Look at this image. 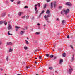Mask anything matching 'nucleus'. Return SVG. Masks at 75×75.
I'll return each mask as SVG.
<instances>
[{
    "instance_id": "f257e3e1",
    "label": "nucleus",
    "mask_w": 75,
    "mask_h": 75,
    "mask_svg": "<svg viewBox=\"0 0 75 75\" xmlns=\"http://www.w3.org/2000/svg\"><path fill=\"white\" fill-rule=\"evenodd\" d=\"M65 13L64 14L67 15L69 13V9H67L66 10H65L64 9L61 12V14H62V13Z\"/></svg>"
},
{
    "instance_id": "f03ea898",
    "label": "nucleus",
    "mask_w": 75,
    "mask_h": 75,
    "mask_svg": "<svg viewBox=\"0 0 75 75\" xmlns=\"http://www.w3.org/2000/svg\"><path fill=\"white\" fill-rule=\"evenodd\" d=\"M37 4H36L35 5V11H36V14H37L38 13V11L37 10Z\"/></svg>"
},
{
    "instance_id": "7ed1b4c3",
    "label": "nucleus",
    "mask_w": 75,
    "mask_h": 75,
    "mask_svg": "<svg viewBox=\"0 0 75 75\" xmlns=\"http://www.w3.org/2000/svg\"><path fill=\"white\" fill-rule=\"evenodd\" d=\"M65 4L66 5H67V6H70V7H71V6H72V4L70 2H67Z\"/></svg>"
},
{
    "instance_id": "20e7f679",
    "label": "nucleus",
    "mask_w": 75,
    "mask_h": 75,
    "mask_svg": "<svg viewBox=\"0 0 75 75\" xmlns=\"http://www.w3.org/2000/svg\"><path fill=\"white\" fill-rule=\"evenodd\" d=\"M72 71H73L72 68L69 69V71H67V72H68L69 74H71V73H72Z\"/></svg>"
},
{
    "instance_id": "39448f33",
    "label": "nucleus",
    "mask_w": 75,
    "mask_h": 75,
    "mask_svg": "<svg viewBox=\"0 0 75 75\" xmlns=\"http://www.w3.org/2000/svg\"><path fill=\"white\" fill-rule=\"evenodd\" d=\"M48 17H47V16L46 15H45L44 16V18H45V20L47 21V22L48 23H50V21H48Z\"/></svg>"
},
{
    "instance_id": "423d86ee",
    "label": "nucleus",
    "mask_w": 75,
    "mask_h": 75,
    "mask_svg": "<svg viewBox=\"0 0 75 75\" xmlns=\"http://www.w3.org/2000/svg\"><path fill=\"white\" fill-rule=\"evenodd\" d=\"M8 30H11V29H12V26L10 24H8Z\"/></svg>"
},
{
    "instance_id": "0eeeda50",
    "label": "nucleus",
    "mask_w": 75,
    "mask_h": 75,
    "mask_svg": "<svg viewBox=\"0 0 75 75\" xmlns=\"http://www.w3.org/2000/svg\"><path fill=\"white\" fill-rule=\"evenodd\" d=\"M13 43L11 42H8L7 43L6 45H12Z\"/></svg>"
},
{
    "instance_id": "6e6552de",
    "label": "nucleus",
    "mask_w": 75,
    "mask_h": 75,
    "mask_svg": "<svg viewBox=\"0 0 75 75\" xmlns=\"http://www.w3.org/2000/svg\"><path fill=\"white\" fill-rule=\"evenodd\" d=\"M63 61V59H61L59 61V64H60V65H62Z\"/></svg>"
},
{
    "instance_id": "1a4fd4ad",
    "label": "nucleus",
    "mask_w": 75,
    "mask_h": 75,
    "mask_svg": "<svg viewBox=\"0 0 75 75\" xmlns=\"http://www.w3.org/2000/svg\"><path fill=\"white\" fill-rule=\"evenodd\" d=\"M3 23H4L5 25H7V21H6V20L3 21Z\"/></svg>"
},
{
    "instance_id": "9d476101",
    "label": "nucleus",
    "mask_w": 75,
    "mask_h": 75,
    "mask_svg": "<svg viewBox=\"0 0 75 75\" xmlns=\"http://www.w3.org/2000/svg\"><path fill=\"white\" fill-rule=\"evenodd\" d=\"M21 14H23V12H20L18 13V15L19 16H21Z\"/></svg>"
},
{
    "instance_id": "9b49d317",
    "label": "nucleus",
    "mask_w": 75,
    "mask_h": 75,
    "mask_svg": "<svg viewBox=\"0 0 75 75\" xmlns=\"http://www.w3.org/2000/svg\"><path fill=\"white\" fill-rule=\"evenodd\" d=\"M46 14H50V10L48 9L47 10V11L46 12Z\"/></svg>"
},
{
    "instance_id": "f8f14e48",
    "label": "nucleus",
    "mask_w": 75,
    "mask_h": 75,
    "mask_svg": "<svg viewBox=\"0 0 75 75\" xmlns=\"http://www.w3.org/2000/svg\"><path fill=\"white\" fill-rule=\"evenodd\" d=\"M25 33V31H21L20 32V34H21V35H23L24 33Z\"/></svg>"
},
{
    "instance_id": "ddd939ff",
    "label": "nucleus",
    "mask_w": 75,
    "mask_h": 75,
    "mask_svg": "<svg viewBox=\"0 0 75 75\" xmlns=\"http://www.w3.org/2000/svg\"><path fill=\"white\" fill-rule=\"evenodd\" d=\"M53 3L52 2H51V3L50 6L51 7V9H52V8L53 7V5H52Z\"/></svg>"
},
{
    "instance_id": "4468645a",
    "label": "nucleus",
    "mask_w": 75,
    "mask_h": 75,
    "mask_svg": "<svg viewBox=\"0 0 75 75\" xmlns=\"http://www.w3.org/2000/svg\"><path fill=\"white\" fill-rule=\"evenodd\" d=\"M5 13H3L2 14V17H4L5 16Z\"/></svg>"
},
{
    "instance_id": "2eb2a0df",
    "label": "nucleus",
    "mask_w": 75,
    "mask_h": 75,
    "mask_svg": "<svg viewBox=\"0 0 75 75\" xmlns=\"http://www.w3.org/2000/svg\"><path fill=\"white\" fill-rule=\"evenodd\" d=\"M15 28L16 29H19V28H20V27H18L17 26H15Z\"/></svg>"
},
{
    "instance_id": "dca6fc26",
    "label": "nucleus",
    "mask_w": 75,
    "mask_h": 75,
    "mask_svg": "<svg viewBox=\"0 0 75 75\" xmlns=\"http://www.w3.org/2000/svg\"><path fill=\"white\" fill-rule=\"evenodd\" d=\"M9 51L10 52H11L13 51V49H11V48H10L9 49Z\"/></svg>"
},
{
    "instance_id": "f3484780",
    "label": "nucleus",
    "mask_w": 75,
    "mask_h": 75,
    "mask_svg": "<svg viewBox=\"0 0 75 75\" xmlns=\"http://www.w3.org/2000/svg\"><path fill=\"white\" fill-rule=\"evenodd\" d=\"M26 69H28V68H30V66H26Z\"/></svg>"
},
{
    "instance_id": "a211bd4d",
    "label": "nucleus",
    "mask_w": 75,
    "mask_h": 75,
    "mask_svg": "<svg viewBox=\"0 0 75 75\" xmlns=\"http://www.w3.org/2000/svg\"><path fill=\"white\" fill-rule=\"evenodd\" d=\"M3 21H0V24L1 25L3 24Z\"/></svg>"
},
{
    "instance_id": "6ab92c4d",
    "label": "nucleus",
    "mask_w": 75,
    "mask_h": 75,
    "mask_svg": "<svg viewBox=\"0 0 75 75\" xmlns=\"http://www.w3.org/2000/svg\"><path fill=\"white\" fill-rule=\"evenodd\" d=\"M25 15H24V16H23L22 17V18H23V19H24V18H25Z\"/></svg>"
},
{
    "instance_id": "aec40b11",
    "label": "nucleus",
    "mask_w": 75,
    "mask_h": 75,
    "mask_svg": "<svg viewBox=\"0 0 75 75\" xmlns=\"http://www.w3.org/2000/svg\"><path fill=\"white\" fill-rule=\"evenodd\" d=\"M25 41L26 42L25 43L26 44H29L27 40H25Z\"/></svg>"
},
{
    "instance_id": "412c9836",
    "label": "nucleus",
    "mask_w": 75,
    "mask_h": 75,
    "mask_svg": "<svg viewBox=\"0 0 75 75\" xmlns=\"http://www.w3.org/2000/svg\"><path fill=\"white\" fill-rule=\"evenodd\" d=\"M65 23V20H63L62 21V24H64Z\"/></svg>"
},
{
    "instance_id": "4be33fe9",
    "label": "nucleus",
    "mask_w": 75,
    "mask_h": 75,
    "mask_svg": "<svg viewBox=\"0 0 75 75\" xmlns=\"http://www.w3.org/2000/svg\"><path fill=\"white\" fill-rule=\"evenodd\" d=\"M66 55L65 54V53H64L63 54V57H65V56Z\"/></svg>"
},
{
    "instance_id": "5701e85b",
    "label": "nucleus",
    "mask_w": 75,
    "mask_h": 75,
    "mask_svg": "<svg viewBox=\"0 0 75 75\" xmlns=\"http://www.w3.org/2000/svg\"><path fill=\"white\" fill-rule=\"evenodd\" d=\"M74 55H73V57L72 58V61H74Z\"/></svg>"
},
{
    "instance_id": "b1692460",
    "label": "nucleus",
    "mask_w": 75,
    "mask_h": 75,
    "mask_svg": "<svg viewBox=\"0 0 75 75\" xmlns=\"http://www.w3.org/2000/svg\"><path fill=\"white\" fill-rule=\"evenodd\" d=\"M8 35H13L12 34H10V31H9L8 32Z\"/></svg>"
},
{
    "instance_id": "393cba45",
    "label": "nucleus",
    "mask_w": 75,
    "mask_h": 75,
    "mask_svg": "<svg viewBox=\"0 0 75 75\" xmlns=\"http://www.w3.org/2000/svg\"><path fill=\"white\" fill-rule=\"evenodd\" d=\"M55 3H56V2H54V8H55V7H56V6H57V4H55Z\"/></svg>"
},
{
    "instance_id": "a878e982",
    "label": "nucleus",
    "mask_w": 75,
    "mask_h": 75,
    "mask_svg": "<svg viewBox=\"0 0 75 75\" xmlns=\"http://www.w3.org/2000/svg\"><path fill=\"white\" fill-rule=\"evenodd\" d=\"M51 16V14H49L47 15V17H50Z\"/></svg>"
},
{
    "instance_id": "bb28decb",
    "label": "nucleus",
    "mask_w": 75,
    "mask_h": 75,
    "mask_svg": "<svg viewBox=\"0 0 75 75\" xmlns=\"http://www.w3.org/2000/svg\"><path fill=\"white\" fill-rule=\"evenodd\" d=\"M38 6L39 7H40V3H39L38 4Z\"/></svg>"
},
{
    "instance_id": "cd10ccee",
    "label": "nucleus",
    "mask_w": 75,
    "mask_h": 75,
    "mask_svg": "<svg viewBox=\"0 0 75 75\" xmlns=\"http://www.w3.org/2000/svg\"><path fill=\"white\" fill-rule=\"evenodd\" d=\"M24 49H25V50H27V49H28V48H27V47L25 46L24 47Z\"/></svg>"
},
{
    "instance_id": "c85d7f7f",
    "label": "nucleus",
    "mask_w": 75,
    "mask_h": 75,
    "mask_svg": "<svg viewBox=\"0 0 75 75\" xmlns=\"http://www.w3.org/2000/svg\"><path fill=\"white\" fill-rule=\"evenodd\" d=\"M20 3V1H18L17 2V4H19Z\"/></svg>"
},
{
    "instance_id": "c756f323",
    "label": "nucleus",
    "mask_w": 75,
    "mask_h": 75,
    "mask_svg": "<svg viewBox=\"0 0 75 75\" xmlns=\"http://www.w3.org/2000/svg\"><path fill=\"white\" fill-rule=\"evenodd\" d=\"M52 57H54V56L53 55H50V58H52Z\"/></svg>"
},
{
    "instance_id": "7c9ffc66",
    "label": "nucleus",
    "mask_w": 75,
    "mask_h": 75,
    "mask_svg": "<svg viewBox=\"0 0 75 75\" xmlns=\"http://www.w3.org/2000/svg\"><path fill=\"white\" fill-rule=\"evenodd\" d=\"M49 69L52 70V67H49Z\"/></svg>"
},
{
    "instance_id": "2f4dec72",
    "label": "nucleus",
    "mask_w": 75,
    "mask_h": 75,
    "mask_svg": "<svg viewBox=\"0 0 75 75\" xmlns=\"http://www.w3.org/2000/svg\"><path fill=\"white\" fill-rule=\"evenodd\" d=\"M45 11L44 10L42 11L41 14H44V13Z\"/></svg>"
},
{
    "instance_id": "473e14b6",
    "label": "nucleus",
    "mask_w": 75,
    "mask_h": 75,
    "mask_svg": "<svg viewBox=\"0 0 75 75\" xmlns=\"http://www.w3.org/2000/svg\"><path fill=\"white\" fill-rule=\"evenodd\" d=\"M35 34H37L38 35V34H40V33L38 32H37L35 33Z\"/></svg>"
},
{
    "instance_id": "72a5a7b5",
    "label": "nucleus",
    "mask_w": 75,
    "mask_h": 75,
    "mask_svg": "<svg viewBox=\"0 0 75 75\" xmlns=\"http://www.w3.org/2000/svg\"><path fill=\"white\" fill-rule=\"evenodd\" d=\"M46 7H47V5L46 4L44 6V8H46Z\"/></svg>"
},
{
    "instance_id": "f704fd0d",
    "label": "nucleus",
    "mask_w": 75,
    "mask_h": 75,
    "mask_svg": "<svg viewBox=\"0 0 75 75\" xmlns=\"http://www.w3.org/2000/svg\"><path fill=\"white\" fill-rule=\"evenodd\" d=\"M51 1V0H47L46 1L47 3H48V2H50Z\"/></svg>"
},
{
    "instance_id": "c9c22d12",
    "label": "nucleus",
    "mask_w": 75,
    "mask_h": 75,
    "mask_svg": "<svg viewBox=\"0 0 75 75\" xmlns=\"http://www.w3.org/2000/svg\"><path fill=\"white\" fill-rule=\"evenodd\" d=\"M28 18H29V16H27L26 17V19H28Z\"/></svg>"
},
{
    "instance_id": "e433bc0d",
    "label": "nucleus",
    "mask_w": 75,
    "mask_h": 75,
    "mask_svg": "<svg viewBox=\"0 0 75 75\" xmlns=\"http://www.w3.org/2000/svg\"><path fill=\"white\" fill-rule=\"evenodd\" d=\"M6 60L7 61H8V57H7L6 58Z\"/></svg>"
},
{
    "instance_id": "4c0bfd02",
    "label": "nucleus",
    "mask_w": 75,
    "mask_h": 75,
    "mask_svg": "<svg viewBox=\"0 0 75 75\" xmlns=\"http://www.w3.org/2000/svg\"><path fill=\"white\" fill-rule=\"evenodd\" d=\"M39 59H42V57H41V56H40L39 57Z\"/></svg>"
},
{
    "instance_id": "58836bf2",
    "label": "nucleus",
    "mask_w": 75,
    "mask_h": 75,
    "mask_svg": "<svg viewBox=\"0 0 75 75\" xmlns=\"http://www.w3.org/2000/svg\"><path fill=\"white\" fill-rule=\"evenodd\" d=\"M56 58H57V57H54V59H53V60H55V59H56Z\"/></svg>"
},
{
    "instance_id": "ea45409f",
    "label": "nucleus",
    "mask_w": 75,
    "mask_h": 75,
    "mask_svg": "<svg viewBox=\"0 0 75 75\" xmlns=\"http://www.w3.org/2000/svg\"><path fill=\"white\" fill-rule=\"evenodd\" d=\"M49 55H49L48 54H46V56L47 57H49Z\"/></svg>"
},
{
    "instance_id": "a19ab883",
    "label": "nucleus",
    "mask_w": 75,
    "mask_h": 75,
    "mask_svg": "<svg viewBox=\"0 0 75 75\" xmlns=\"http://www.w3.org/2000/svg\"><path fill=\"white\" fill-rule=\"evenodd\" d=\"M28 7L27 6H25L24 7V8H28Z\"/></svg>"
},
{
    "instance_id": "79ce46f5",
    "label": "nucleus",
    "mask_w": 75,
    "mask_h": 75,
    "mask_svg": "<svg viewBox=\"0 0 75 75\" xmlns=\"http://www.w3.org/2000/svg\"><path fill=\"white\" fill-rule=\"evenodd\" d=\"M38 51V49H36L35 50V52H37V51Z\"/></svg>"
},
{
    "instance_id": "37998d69",
    "label": "nucleus",
    "mask_w": 75,
    "mask_h": 75,
    "mask_svg": "<svg viewBox=\"0 0 75 75\" xmlns=\"http://www.w3.org/2000/svg\"><path fill=\"white\" fill-rule=\"evenodd\" d=\"M6 4H8V1H6Z\"/></svg>"
},
{
    "instance_id": "c03bdc74",
    "label": "nucleus",
    "mask_w": 75,
    "mask_h": 75,
    "mask_svg": "<svg viewBox=\"0 0 75 75\" xmlns=\"http://www.w3.org/2000/svg\"><path fill=\"white\" fill-rule=\"evenodd\" d=\"M70 47L72 48V49H73V47L72 45H70Z\"/></svg>"
},
{
    "instance_id": "a18cd8bd",
    "label": "nucleus",
    "mask_w": 75,
    "mask_h": 75,
    "mask_svg": "<svg viewBox=\"0 0 75 75\" xmlns=\"http://www.w3.org/2000/svg\"><path fill=\"white\" fill-rule=\"evenodd\" d=\"M34 17H33L32 18V20H34Z\"/></svg>"
},
{
    "instance_id": "49530a36",
    "label": "nucleus",
    "mask_w": 75,
    "mask_h": 75,
    "mask_svg": "<svg viewBox=\"0 0 75 75\" xmlns=\"http://www.w3.org/2000/svg\"><path fill=\"white\" fill-rule=\"evenodd\" d=\"M69 38V35H68L67 36V38Z\"/></svg>"
},
{
    "instance_id": "de8ad7c7",
    "label": "nucleus",
    "mask_w": 75,
    "mask_h": 75,
    "mask_svg": "<svg viewBox=\"0 0 75 75\" xmlns=\"http://www.w3.org/2000/svg\"><path fill=\"white\" fill-rule=\"evenodd\" d=\"M41 14H41V13L39 15V17H41Z\"/></svg>"
},
{
    "instance_id": "09e8293b",
    "label": "nucleus",
    "mask_w": 75,
    "mask_h": 75,
    "mask_svg": "<svg viewBox=\"0 0 75 75\" xmlns=\"http://www.w3.org/2000/svg\"><path fill=\"white\" fill-rule=\"evenodd\" d=\"M11 2H13V1H14V0H11Z\"/></svg>"
},
{
    "instance_id": "8fccbe9b",
    "label": "nucleus",
    "mask_w": 75,
    "mask_h": 75,
    "mask_svg": "<svg viewBox=\"0 0 75 75\" xmlns=\"http://www.w3.org/2000/svg\"><path fill=\"white\" fill-rule=\"evenodd\" d=\"M38 26H39V25H40V23H38Z\"/></svg>"
},
{
    "instance_id": "3c124183",
    "label": "nucleus",
    "mask_w": 75,
    "mask_h": 75,
    "mask_svg": "<svg viewBox=\"0 0 75 75\" xmlns=\"http://www.w3.org/2000/svg\"><path fill=\"white\" fill-rule=\"evenodd\" d=\"M22 74H18L17 75H21Z\"/></svg>"
},
{
    "instance_id": "603ef678",
    "label": "nucleus",
    "mask_w": 75,
    "mask_h": 75,
    "mask_svg": "<svg viewBox=\"0 0 75 75\" xmlns=\"http://www.w3.org/2000/svg\"><path fill=\"white\" fill-rule=\"evenodd\" d=\"M59 51H61V49H59Z\"/></svg>"
},
{
    "instance_id": "864d4df0",
    "label": "nucleus",
    "mask_w": 75,
    "mask_h": 75,
    "mask_svg": "<svg viewBox=\"0 0 75 75\" xmlns=\"http://www.w3.org/2000/svg\"><path fill=\"white\" fill-rule=\"evenodd\" d=\"M62 8V7H61V6H59V8Z\"/></svg>"
},
{
    "instance_id": "5fc2aeb1",
    "label": "nucleus",
    "mask_w": 75,
    "mask_h": 75,
    "mask_svg": "<svg viewBox=\"0 0 75 75\" xmlns=\"http://www.w3.org/2000/svg\"><path fill=\"white\" fill-rule=\"evenodd\" d=\"M35 64H37V62H35Z\"/></svg>"
},
{
    "instance_id": "6e6d98bb",
    "label": "nucleus",
    "mask_w": 75,
    "mask_h": 75,
    "mask_svg": "<svg viewBox=\"0 0 75 75\" xmlns=\"http://www.w3.org/2000/svg\"><path fill=\"white\" fill-rule=\"evenodd\" d=\"M59 20V18H57L56 20L58 21Z\"/></svg>"
},
{
    "instance_id": "4d7b16f0",
    "label": "nucleus",
    "mask_w": 75,
    "mask_h": 75,
    "mask_svg": "<svg viewBox=\"0 0 75 75\" xmlns=\"http://www.w3.org/2000/svg\"><path fill=\"white\" fill-rule=\"evenodd\" d=\"M31 30L32 31H33V29H31Z\"/></svg>"
},
{
    "instance_id": "13d9d810",
    "label": "nucleus",
    "mask_w": 75,
    "mask_h": 75,
    "mask_svg": "<svg viewBox=\"0 0 75 75\" xmlns=\"http://www.w3.org/2000/svg\"><path fill=\"white\" fill-rule=\"evenodd\" d=\"M2 42H0V45H1V44Z\"/></svg>"
},
{
    "instance_id": "bf43d9fd",
    "label": "nucleus",
    "mask_w": 75,
    "mask_h": 75,
    "mask_svg": "<svg viewBox=\"0 0 75 75\" xmlns=\"http://www.w3.org/2000/svg\"><path fill=\"white\" fill-rule=\"evenodd\" d=\"M16 30L17 31H18V30H17V29H16Z\"/></svg>"
},
{
    "instance_id": "052dcab7",
    "label": "nucleus",
    "mask_w": 75,
    "mask_h": 75,
    "mask_svg": "<svg viewBox=\"0 0 75 75\" xmlns=\"http://www.w3.org/2000/svg\"><path fill=\"white\" fill-rule=\"evenodd\" d=\"M1 71H3V69H1Z\"/></svg>"
},
{
    "instance_id": "680f3d73",
    "label": "nucleus",
    "mask_w": 75,
    "mask_h": 75,
    "mask_svg": "<svg viewBox=\"0 0 75 75\" xmlns=\"http://www.w3.org/2000/svg\"><path fill=\"white\" fill-rule=\"evenodd\" d=\"M10 15L9 14L8 15V16L10 17Z\"/></svg>"
},
{
    "instance_id": "e2e57ef3",
    "label": "nucleus",
    "mask_w": 75,
    "mask_h": 75,
    "mask_svg": "<svg viewBox=\"0 0 75 75\" xmlns=\"http://www.w3.org/2000/svg\"><path fill=\"white\" fill-rule=\"evenodd\" d=\"M25 28H26V30L27 29V27H26Z\"/></svg>"
},
{
    "instance_id": "0e129e2a",
    "label": "nucleus",
    "mask_w": 75,
    "mask_h": 75,
    "mask_svg": "<svg viewBox=\"0 0 75 75\" xmlns=\"http://www.w3.org/2000/svg\"><path fill=\"white\" fill-rule=\"evenodd\" d=\"M27 39H28V40L29 39L28 38V37H27Z\"/></svg>"
},
{
    "instance_id": "69168bd1",
    "label": "nucleus",
    "mask_w": 75,
    "mask_h": 75,
    "mask_svg": "<svg viewBox=\"0 0 75 75\" xmlns=\"http://www.w3.org/2000/svg\"><path fill=\"white\" fill-rule=\"evenodd\" d=\"M69 67H70V68H72V67H71V66H70Z\"/></svg>"
},
{
    "instance_id": "338daca9",
    "label": "nucleus",
    "mask_w": 75,
    "mask_h": 75,
    "mask_svg": "<svg viewBox=\"0 0 75 75\" xmlns=\"http://www.w3.org/2000/svg\"><path fill=\"white\" fill-rule=\"evenodd\" d=\"M55 72L57 73H58V72L57 71H55Z\"/></svg>"
},
{
    "instance_id": "774afa93",
    "label": "nucleus",
    "mask_w": 75,
    "mask_h": 75,
    "mask_svg": "<svg viewBox=\"0 0 75 75\" xmlns=\"http://www.w3.org/2000/svg\"><path fill=\"white\" fill-rule=\"evenodd\" d=\"M35 59H37V58H35Z\"/></svg>"
}]
</instances>
